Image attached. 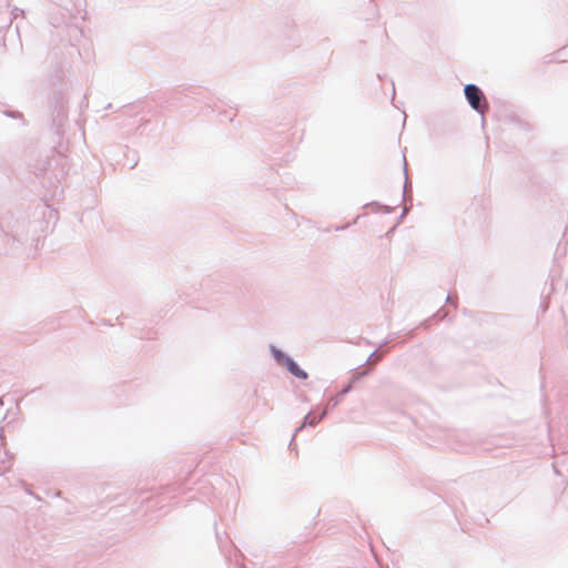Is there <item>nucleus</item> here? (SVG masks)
I'll list each match as a JSON object with an SVG mask.
<instances>
[{"label":"nucleus","instance_id":"f257e3e1","mask_svg":"<svg viewBox=\"0 0 568 568\" xmlns=\"http://www.w3.org/2000/svg\"><path fill=\"white\" fill-rule=\"evenodd\" d=\"M465 95L470 106L477 112L484 114L488 110V103L483 92L474 84L465 87Z\"/></svg>","mask_w":568,"mask_h":568},{"label":"nucleus","instance_id":"f03ea898","mask_svg":"<svg viewBox=\"0 0 568 568\" xmlns=\"http://www.w3.org/2000/svg\"><path fill=\"white\" fill-rule=\"evenodd\" d=\"M288 371L296 377L305 379L307 377L306 373L300 368V366L292 359H288L287 363Z\"/></svg>","mask_w":568,"mask_h":568},{"label":"nucleus","instance_id":"7ed1b4c3","mask_svg":"<svg viewBox=\"0 0 568 568\" xmlns=\"http://www.w3.org/2000/svg\"><path fill=\"white\" fill-rule=\"evenodd\" d=\"M325 415V410H323L321 414L316 415L315 413H311L305 417V424H308L311 426L317 424Z\"/></svg>","mask_w":568,"mask_h":568}]
</instances>
